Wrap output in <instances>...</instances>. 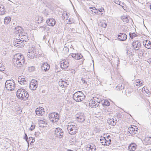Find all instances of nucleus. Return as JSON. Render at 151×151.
<instances>
[{"instance_id":"18","label":"nucleus","mask_w":151,"mask_h":151,"mask_svg":"<svg viewBox=\"0 0 151 151\" xmlns=\"http://www.w3.org/2000/svg\"><path fill=\"white\" fill-rule=\"evenodd\" d=\"M18 81L21 84H25L27 83L26 80L24 78V76H21L19 77Z\"/></svg>"},{"instance_id":"5","label":"nucleus","mask_w":151,"mask_h":151,"mask_svg":"<svg viewBox=\"0 0 151 151\" xmlns=\"http://www.w3.org/2000/svg\"><path fill=\"white\" fill-rule=\"evenodd\" d=\"M37 50L35 47H32L29 49V51L27 53V56L30 58H33L38 53Z\"/></svg>"},{"instance_id":"4","label":"nucleus","mask_w":151,"mask_h":151,"mask_svg":"<svg viewBox=\"0 0 151 151\" xmlns=\"http://www.w3.org/2000/svg\"><path fill=\"white\" fill-rule=\"evenodd\" d=\"M15 83L13 80H7L5 83V87L9 91L14 90L15 88Z\"/></svg>"},{"instance_id":"41","label":"nucleus","mask_w":151,"mask_h":151,"mask_svg":"<svg viewBox=\"0 0 151 151\" xmlns=\"http://www.w3.org/2000/svg\"><path fill=\"white\" fill-rule=\"evenodd\" d=\"M69 48L67 47H65L63 50V52L65 53H66L69 52Z\"/></svg>"},{"instance_id":"15","label":"nucleus","mask_w":151,"mask_h":151,"mask_svg":"<svg viewBox=\"0 0 151 151\" xmlns=\"http://www.w3.org/2000/svg\"><path fill=\"white\" fill-rule=\"evenodd\" d=\"M77 121L79 122H83L85 120V117L84 114L83 113H81L80 115L78 114L76 116Z\"/></svg>"},{"instance_id":"27","label":"nucleus","mask_w":151,"mask_h":151,"mask_svg":"<svg viewBox=\"0 0 151 151\" xmlns=\"http://www.w3.org/2000/svg\"><path fill=\"white\" fill-rule=\"evenodd\" d=\"M84 95L82 91H79L75 92L73 95V98L75 97H77L78 96H83Z\"/></svg>"},{"instance_id":"19","label":"nucleus","mask_w":151,"mask_h":151,"mask_svg":"<svg viewBox=\"0 0 151 151\" xmlns=\"http://www.w3.org/2000/svg\"><path fill=\"white\" fill-rule=\"evenodd\" d=\"M46 22L49 25L53 26L55 24L56 22L55 19L51 18L47 20Z\"/></svg>"},{"instance_id":"35","label":"nucleus","mask_w":151,"mask_h":151,"mask_svg":"<svg viewBox=\"0 0 151 151\" xmlns=\"http://www.w3.org/2000/svg\"><path fill=\"white\" fill-rule=\"evenodd\" d=\"M109 137L108 136L106 138L105 144V145H109L111 144V140L110 139H109Z\"/></svg>"},{"instance_id":"2","label":"nucleus","mask_w":151,"mask_h":151,"mask_svg":"<svg viewBox=\"0 0 151 151\" xmlns=\"http://www.w3.org/2000/svg\"><path fill=\"white\" fill-rule=\"evenodd\" d=\"M16 95L19 99L24 100H27L29 96L28 92L22 88L19 89L17 90Z\"/></svg>"},{"instance_id":"48","label":"nucleus","mask_w":151,"mask_h":151,"mask_svg":"<svg viewBox=\"0 0 151 151\" xmlns=\"http://www.w3.org/2000/svg\"><path fill=\"white\" fill-rule=\"evenodd\" d=\"M45 119H43L42 120L41 119L39 120V122L40 124H44L45 122Z\"/></svg>"},{"instance_id":"14","label":"nucleus","mask_w":151,"mask_h":151,"mask_svg":"<svg viewBox=\"0 0 151 151\" xmlns=\"http://www.w3.org/2000/svg\"><path fill=\"white\" fill-rule=\"evenodd\" d=\"M143 44L145 47L148 49H151V42L148 40H145L143 41Z\"/></svg>"},{"instance_id":"23","label":"nucleus","mask_w":151,"mask_h":151,"mask_svg":"<svg viewBox=\"0 0 151 151\" xmlns=\"http://www.w3.org/2000/svg\"><path fill=\"white\" fill-rule=\"evenodd\" d=\"M36 114L37 115H43L45 113V112L42 110V109L37 108L35 110Z\"/></svg>"},{"instance_id":"28","label":"nucleus","mask_w":151,"mask_h":151,"mask_svg":"<svg viewBox=\"0 0 151 151\" xmlns=\"http://www.w3.org/2000/svg\"><path fill=\"white\" fill-rule=\"evenodd\" d=\"M116 88L117 90L120 91L124 88V85L123 83H120L118 85Z\"/></svg>"},{"instance_id":"55","label":"nucleus","mask_w":151,"mask_h":151,"mask_svg":"<svg viewBox=\"0 0 151 151\" xmlns=\"http://www.w3.org/2000/svg\"><path fill=\"white\" fill-rule=\"evenodd\" d=\"M147 91H146L145 89L144 90L145 91V92L146 93L148 96H149L150 94V92L149 91V90H147V89H146Z\"/></svg>"},{"instance_id":"22","label":"nucleus","mask_w":151,"mask_h":151,"mask_svg":"<svg viewBox=\"0 0 151 151\" xmlns=\"http://www.w3.org/2000/svg\"><path fill=\"white\" fill-rule=\"evenodd\" d=\"M85 97L86 96L85 95H83V96L82 95L81 96H78L77 97H73V99L77 102H81L84 100Z\"/></svg>"},{"instance_id":"7","label":"nucleus","mask_w":151,"mask_h":151,"mask_svg":"<svg viewBox=\"0 0 151 151\" xmlns=\"http://www.w3.org/2000/svg\"><path fill=\"white\" fill-rule=\"evenodd\" d=\"M37 82L35 80H32L31 81L29 84V88L32 90H35L37 87Z\"/></svg>"},{"instance_id":"58","label":"nucleus","mask_w":151,"mask_h":151,"mask_svg":"<svg viewBox=\"0 0 151 151\" xmlns=\"http://www.w3.org/2000/svg\"><path fill=\"white\" fill-rule=\"evenodd\" d=\"M81 80L82 82L83 83H86V82L85 80L83 78H82L81 79Z\"/></svg>"},{"instance_id":"16","label":"nucleus","mask_w":151,"mask_h":151,"mask_svg":"<svg viewBox=\"0 0 151 151\" xmlns=\"http://www.w3.org/2000/svg\"><path fill=\"white\" fill-rule=\"evenodd\" d=\"M61 67L63 69L67 68L69 66V63L68 62L65 60H63L60 62Z\"/></svg>"},{"instance_id":"47","label":"nucleus","mask_w":151,"mask_h":151,"mask_svg":"<svg viewBox=\"0 0 151 151\" xmlns=\"http://www.w3.org/2000/svg\"><path fill=\"white\" fill-rule=\"evenodd\" d=\"M109 105L110 102L109 101L106 100H105V106H109Z\"/></svg>"},{"instance_id":"17","label":"nucleus","mask_w":151,"mask_h":151,"mask_svg":"<svg viewBox=\"0 0 151 151\" xmlns=\"http://www.w3.org/2000/svg\"><path fill=\"white\" fill-rule=\"evenodd\" d=\"M100 101L99 102H96L94 101H91L89 103V106L92 108H95L98 107L99 105V103H100Z\"/></svg>"},{"instance_id":"51","label":"nucleus","mask_w":151,"mask_h":151,"mask_svg":"<svg viewBox=\"0 0 151 151\" xmlns=\"http://www.w3.org/2000/svg\"><path fill=\"white\" fill-rule=\"evenodd\" d=\"M74 22V21H73L72 19H68V24H71Z\"/></svg>"},{"instance_id":"39","label":"nucleus","mask_w":151,"mask_h":151,"mask_svg":"<svg viewBox=\"0 0 151 151\" xmlns=\"http://www.w3.org/2000/svg\"><path fill=\"white\" fill-rule=\"evenodd\" d=\"M83 57V56L81 54H78L77 53L75 59L76 60H79L82 58Z\"/></svg>"},{"instance_id":"21","label":"nucleus","mask_w":151,"mask_h":151,"mask_svg":"<svg viewBox=\"0 0 151 151\" xmlns=\"http://www.w3.org/2000/svg\"><path fill=\"white\" fill-rule=\"evenodd\" d=\"M23 30L22 28L20 26H18L16 27H15V28L14 29V32L16 34H18L19 36V34L23 32Z\"/></svg>"},{"instance_id":"45","label":"nucleus","mask_w":151,"mask_h":151,"mask_svg":"<svg viewBox=\"0 0 151 151\" xmlns=\"http://www.w3.org/2000/svg\"><path fill=\"white\" fill-rule=\"evenodd\" d=\"M125 91L126 94L127 96H129L130 94L131 93V90L129 91V90L128 89L126 90Z\"/></svg>"},{"instance_id":"63","label":"nucleus","mask_w":151,"mask_h":151,"mask_svg":"<svg viewBox=\"0 0 151 151\" xmlns=\"http://www.w3.org/2000/svg\"><path fill=\"white\" fill-rule=\"evenodd\" d=\"M45 15L46 17H47L48 15H49V14L48 13L45 12Z\"/></svg>"},{"instance_id":"8","label":"nucleus","mask_w":151,"mask_h":151,"mask_svg":"<svg viewBox=\"0 0 151 151\" xmlns=\"http://www.w3.org/2000/svg\"><path fill=\"white\" fill-rule=\"evenodd\" d=\"M25 34V33L23 32L22 33L19 34V36L20 39V40L23 42H24V41L25 42L29 40L27 34H26V35Z\"/></svg>"},{"instance_id":"40","label":"nucleus","mask_w":151,"mask_h":151,"mask_svg":"<svg viewBox=\"0 0 151 151\" xmlns=\"http://www.w3.org/2000/svg\"><path fill=\"white\" fill-rule=\"evenodd\" d=\"M90 9H93L92 10H91V11H92V12H94V13L98 14H99L98 9H97L95 7H94L93 9V8H90Z\"/></svg>"},{"instance_id":"10","label":"nucleus","mask_w":151,"mask_h":151,"mask_svg":"<svg viewBox=\"0 0 151 151\" xmlns=\"http://www.w3.org/2000/svg\"><path fill=\"white\" fill-rule=\"evenodd\" d=\"M24 44L21 41L16 39L14 40V45L18 47H22L24 46Z\"/></svg>"},{"instance_id":"26","label":"nucleus","mask_w":151,"mask_h":151,"mask_svg":"<svg viewBox=\"0 0 151 151\" xmlns=\"http://www.w3.org/2000/svg\"><path fill=\"white\" fill-rule=\"evenodd\" d=\"M5 9L4 6L0 4V15H2L5 14Z\"/></svg>"},{"instance_id":"36","label":"nucleus","mask_w":151,"mask_h":151,"mask_svg":"<svg viewBox=\"0 0 151 151\" xmlns=\"http://www.w3.org/2000/svg\"><path fill=\"white\" fill-rule=\"evenodd\" d=\"M129 148L130 151H134L136 149V147L135 145L132 144L130 145L129 147Z\"/></svg>"},{"instance_id":"52","label":"nucleus","mask_w":151,"mask_h":151,"mask_svg":"<svg viewBox=\"0 0 151 151\" xmlns=\"http://www.w3.org/2000/svg\"><path fill=\"white\" fill-rule=\"evenodd\" d=\"M114 2L116 4L120 5V4L121 2L119 0H114Z\"/></svg>"},{"instance_id":"61","label":"nucleus","mask_w":151,"mask_h":151,"mask_svg":"<svg viewBox=\"0 0 151 151\" xmlns=\"http://www.w3.org/2000/svg\"><path fill=\"white\" fill-rule=\"evenodd\" d=\"M1 72H0V80L2 78V76L1 75Z\"/></svg>"},{"instance_id":"43","label":"nucleus","mask_w":151,"mask_h":151,"mask_svg":"<svg viewBox=\"0 0 151 151\" xmlns=\"http://www.w3.org/2000/svg\"><path fill=\"white\" fill-rule=\"evenodd\" d=\"M100 25L103 27L105 28L106 27L107 25V24L106 23L104 22H100Z\"/></svg>"},{"instance_id":"50","label":"nucleus","mask_w":151,"mask_h":151,"mask_svg":"<svg viewBox=\"0 0 151 151\" xmlns=\"http://www.w3.org/2000/svg\"><path fill=\"white\" fill-rule=\"evenodd\" d=\"M25 136L24 137V139H25L26 141L27 142V143L29 144V140L28 139L27 136V134L25 133Z\"/></svg>"},{"instance_id":"60","label":"nucleus","mask_w":151,"mask_h":151,"mask_svg":"<svg viewBox=\"0 0 151 151\" xmlns=\"http://www.w3.org/2000/svg\"><path fill=\"white\" fill-rule=\"evenodd\" d=\"M101 103L102 105L105 106V100L104 101L101 102Z\"/></svg>"},{"instance_id":"20","label":"nucleus","mask_w":151,"mask_h":151,"mask_svg":"<svg viewBox=\"0 0 151 151\" xmlns=\"http://www.w3.org/2000/svg\"><path fill=\"white\" fill-rule=\"evenodd\" d=\"M50 68L49 65L47 63H44L42 64L41 67V68L42 70H44L45 71L49 70Z\"/></svg>"},{"instance_id":"56","label":"nucleus","mask_w":151,"mask_h":151,"mask_svg":"<svg viewBox=\"0 0 151 151\" xmlns=\"http://www.w3.org/2000/svg\"><path fill=\"white\" fill-rule=\"evenodd\" d=\"M139 53L140 55H143V50L142 49L139 50Z\"/></svg>"},{"instance_id":"42","label":"nucleus","mask_w":151,"mask_h":151,"mask_svg":"<svg viewBox=\"0 0 151 151\" xmlns=\"http://www.w3.org/2000/svg\"><path fill=\"white\" fill-rule=\"evenodd\" d=\"M129 35L130 38L132 39L133 37H135L136 35V34L134 32L130 33Z\"/></svg>"},{"instance_id":"59","label":"nucleus","mask_w":151,"mask_h":151,"mask_svg":"<svg viewBox=\"0 0 151 151\" xmlns=\"http://www.w3.org/2000/svg\"><path fill=\"white\" fill-rule=\"evenodd\" d=\"M45 25H44L43 26H41V27H40V28H43V30H45Z\"/></svg>"},{"instance_id":"37","label":"nucleus","mask_w":151,"mask_h":151,"mask_svg":"<svg viewBox=\"0 0 151 151\" xmlns=\"http://www.w3.org/2000/svg\"><path fill=\"white\" fill-rule=\"evenodd\" d=\"M62 18L64 19L67 20L68 18V14L67 13H63L62 15Z\"/></svg>"},{"instance_id":"62","label":"nucleus","mask_w":151,"mask_h":151,"mask_svg":"<svg viewBox=\"0 0 151 151\" xmlns=\"http://www.w3.org/2000/svg\"><path fill=\"white\" fill-rule=\"evenodd\" d=\"M38 19H40L41 21H42L43 20V18L41 17H39L38 18Z\"/></svg>"},{"instance_id":"44","label":"nucleus","mask_w":151,"mask_h":151,"mask_svg":"<svg viewBox=\"0 0 151 151\" xmlns=\"http://www.w3.org/2000/svg\"><path fill=\"white\" fill-rule=\"evenodd\" d=\"M35 67L33 66H31L29 67L28 70L29 72H31L35 70Z\"/></svg>"},{"instance_id":"25","label":"nucleus","mask_w":151,"mask_h":151,"mask_svg":"<svg viewBox=\"0 0 151 151\" xmlns=\"http://www.w3.org/2000/svg\"><path fill=\"white\" fill-rule=\"evenodd\" d=\"M143 82L142 81H141L140 80H137L135 81L134 84L136 86H137L138 87H139L140 86H142L143 85Z\"/></svg>"},{"instance_id":"38","label":"nucleus","mask_w":151,"mask_h":151,"mask_svg":"<svg viewBox=\"0 0 151 151\" xmlns=\"http://www.w3.org/2000/svg\"><path fill=\"white\" fill-rule=\"evenodd\" d=\"M106 139V138L105 137H102V138L100 139V141H101V143H102V145H105Z\"/></svg>"},{"instance_id":"34","label":"nucleus","mask_w":151,"mask_h":151,"mask_svg":"<svg viewBox=\"0 0 151 151\" xmlns=\"http://www.w3.org/2000/svg\"><path fill=\"white\" fill-rule=\"evenodd\" d=\"M121 19L124 22L127 23L129 22L128 17L125 16H123L122 17Z\"/></svg>"},{"instance_id":"6","label":"nucleus","mask_w":151,"mask_h":151,"mask_svg":"<svg viewBox=\"0 0 151 151\" xmlns=\"http://www.w3.org/2000/svg\"><path fill=\"white\" fill-rule=\"evenodd\" d=\"M55 133L56 137L60 138L62 137L64 134L63 130L60 128H56Z\"/></svg>"},{"instance_id":"49","label":"nucleus","mask_w":151,"mask_h":151,"mask_svg":"<svg viewBox=\"0 0 151 151\" xmlns=\"http://www.w3.org/2000/svg\"><path fill=\"white\" fill-rule=\"evenodd\" d=\"M76 54H70L69 55V56L70 57V56H71L72 57L75 59L76 57Z\"/></svg>"},{"instance_id":"11","label":"nucleus","mask_w":151,"mask_h":151,"mask_svg":"<svg viewBox=\"0 0 151 151\" xmlns=\"http://www.w3.org/2000/svg\"><path fill=\"white\" fill-rule=\"evenodd\" d=\"M138 130V129L135 126H131L129 127L128 129V131L131 134H135L136 133V132Z\"/></svg>"},{"instance_id":"24","label":"nucleus","mask_w":151,"mask_h":151,"mask_svg":"<svg viewBox=\"0 0 151 151\" xmlns=\"http://www.w3.org/2000/svg\"><path fill=\"white\" fill-rule=\"evenodd\" d=\"M116 119H113V118L112 119H109L107 120V122L109 124L114 126L116 124Z\"/></svg>"},{"instance_id":"13","label":"nucleus","mask_w":151,"mask_h":151,"mask_svg":"<svg viewBox=\"0 0 151 151\" xmlns=\"http://www.w3.org/2000/svg\"><path fill=\"white\" fill-rule=\"evenodd\" d=\"M86 149L87 151H96V148L94 144H91L87 145Z\"/></svg>"},{"instance_id":"9","label":"nucleus","mask_w":151,"mask_h":151,"mask_svg":"<svg viewBox=\"0 0 151 151\" xmlns=\"http://www.w3.org/2000/svg\"><path fill=\"white\" fill-rule=\"evenodd\" d=\"M141 43L138 41H134L132 44L133 48L135 50H138L141 47Z\"/></svg>"},{"instance_id":"54","label":"nucleus","mask_w":151,"mask_h":151,"mask_svg":"<svg viewBox=\"0 0 151 151\" xmlns=\"http://www.w3.org/2000/svg\"><path fill=\"white\" fill-rule=\"evenodd\" d=\"M29 140L31 141V142L32 143L34 142L35 140V139L32 138V137H29Z\"/></svg>"},{"instance_id":"1","label":"nucleus","mask_w":151,"mask_h":151,"mask_svg":"<svg viewBox=\"0 0 151 151\" xmlns=\"http://www.w3.org/2000/svg\"><path fill=\"white\" fill-rule=\"evenodd\" d=\"M13 61L14 66L17 68L22 66L24 62V57L21 54H17L14 56Z\"/></svg>"},{"instance_id":"12","label":"nucleus","mask_w":151,"mask_h":151,"mask_svg":"<svg viewBox=\"0 0 151 151\" xmlns=\"http://www.w3.org/2000/svg\"><path fill=\"white\" fill-rule=\"evenodd\" d=\"M127 35L125 33H120L118 35V39L120 41H123L126 40Z\"/></svg>"},{"instance_id":"53","label":"nucleus","mask_w":151,"mask_h":151,"mask_svg":"<svg viewBox=\"0 0 151 151\" xmlns=\"http://www.w3.org/2000/svg\"><path fill=\"white\" fill-rule=\"evenodd\" d=\"M98 12H102L104 11V9L103 8L101 7V8L98 9H97Z\"/></svg>"},{"instance_id":"31","label":"nucleus","mask_w":151,"mask_h":151,"mask_svg":"<svg viewBox=\"0 0 151 151\" xmlns=\"http://www.w3.org/2000/svg\"><path fill=\"white\" fill-rule=\"evenodd\" d=\"M65 80H62L59 81V85L61 87H65Z\"/></svg>"},{"instance_id":"64","label":"nucleus","mask_w":151,"mask_h":151,"mask_svg":"<svg viewBox=\"0 0 151 151\" xmlns=\"http://www.w3.org/2000/svg\"><path fill=\"white\" fill-rule=\"evenodd\" d=\"M149 60L150 61V63H151V58L149 59Z\"/></svg>"},{"instance_id":"3","label":"nucleus","mask_w":151,"mask_h":151,"mask_svg":"<svg viewBox=\"0 0 151 151\" xmlns=\"http://www.w3.org/2000/svg\"><path fill=\"white\" fill-rule=\"evenodd\" d=\"M67 129L70 134L74 135L76 133L78 127L75 124L71 123L69 124L67 127Z\"/></svg>"},{"instance_id":"29","label":"nucleus","mask_w":151,"mask_h":151,"mask_svg":"<svg viewBox=\"0 0 151 151\" xmlns=\"http://www.w3.org/2000/svg\"><path fill=\"white\" fill-rule=\"evenodd\" d=\"M53 119H52L54 120V121H52V122H57L59 119V116L58 113H55V114L54 117H53Z\"/></svg>"},{"instance_id":"32","label":"nucleus","mask_w":151,"mask_h":151,"mask_svg":"<svg viewBox=\"0 0 151 151\" xmlns=\"http://www.w3.org/2000/svg\"><path fill=\"white\" fill-rule=\"evenodd\" d=\"M55 112L52 113L50 114L49 115V117L50 120L52 122L54 121V120L52 119H53V117H54Z\"/></svg>"},{"instance_id":"46","label":"nucleus","mask_w":151,"mask_h":151,"mask_svg":"<svg viewBox=\"0 0 151 151\" xmlns=\"http://www.w3.org/2000/svg\"><path fill=\"white\" fill-rule=\"evenodd\" d=\"M35 127V125L34 124H32L29 128V130L31 131L33 130Z\"/></svg>"},{"instance_id":"30","label":"nucleus","mask_w":151,"mask_h":151,"mask_svg":"<svg viewBox=\"0 0 151 151\" xmlns=\"http://www.w3.org/2000/svg\"><path fill=\"white\" fill-rule=\"evenodd\" d=\"M145 141L147 144H150L151 143V137H147L145 138Z\"/></svg>"},{"instance_id":"33","label":"nucleus","mask_w":151,"mask_h":151,"mask_svg":"<svg viewBox=\"0 0 151 151\" xmlns=\"http://www.w3.org/2000/svg\"><path fill=\"white\" fill-rule=\"evenodd\" d=\"M11 21V18L10 17H6L4 19V23L6 24H8Z\"/></svg>"},{"instance_id":"57","label":"nucleus","mask_w":151,"mask_h":151,"mask_svg":"<svg viewBox=\"0 0 151 151\" xmlns=\"http://www.w3.org/2000/svg\"><path fill=\"white\" fill-rule=\"evenodd\" d=\"M65 87H67V86L69 85V82L67 80H65Z\"/></svg>"}]
</instances>
